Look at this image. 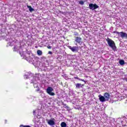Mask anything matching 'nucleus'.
Masks as SVG:
<instances>
[{
	"instance_id": "obj_1",
	"label": "nucleus",
	"mask_w": 127,
	"mask_h": 127,
	"mask_svg": "<svg viewBox=\"0 0 127 127\" xmlns=\"http://www.w3.org/2000/svg\"><path fill=\"white\" fill-rule=\"evenodd\" d=\"M39 80V75H36L33 77V79L31 80V82L34 84V88H37L36 91L38 92L39 91V87H38V82L37 81Z\"/></svg>"
},
{
	"instance_id": "obj_2",
	"label": "nucleus",
	"mask_w": 127,
	"mask_h": 127,
	"mask_svg": "<svg viewBox=\"0 0 127 127\" xmlns=\"http://www.w3.org/2000/svg\"><path fill=\"white\" fill-rule=\"evenodd\" d=\"M106 41H107V43L109 47L112 48L114 51H117V46H116V43H115L114 41L108 38L106 40Z\"/></svg>"
},
{
	"instance_id": "obj_3",
	"label": "nucleus",
	"mask_w": 127,
	"mask_h": 127,
	"mask_svg": "<svg viewBox=\"0 0 127 127\" xmlns=\"http://www.w3.org/2000/svg\"><path fill=\"white\" fill-rule=\"evenodd\" d=\"M14 51H19L21 57H24V56H25V55H24L25 54V52L22 51L20 44H18L17 46H15L14 47Z\"/></svg>"
},
{
	"instance_id": "obj_4",
	"label": "nucleus",
	"mask_w": 127,
	"mask_h": 127,
	"mask_svg": "<svg viewBox=\"0 0 127 127\" xmlns=\"http://www.w3.org/2000/svg\"><path fill=\"white\" fill-rule=\"evenodd\" d=\"M27 61H28L29 63H31L32 64H33V65L37 63V59L34 57H29L28 59L27 60Z\"/></svg>"
},
{
	"instance_id": "obj_5",
	"label": "nucleus",
	"mask_w": 127,
	"mask_h": 127,
	"mask_svg": "<svg viewBox=\"0 0 127 127\" xmlns=\"http://www.w3.org/2000/svg\"><path fill=\"white\" fill-rule=\"evenodd\" d=\"M88 8H89V9H91V10H95V9H97V8H99V5H98L96 3L93 4L91 3L89 4Z\"/></svg>"
},
{
	"instance_id": "obj_6",
	"label": "nucleus",
	"mask_w": 127,
	"mask_h": 127,
	"mask_svg": "<svg viewBox=\"0 0 127 127\" xmlns=\"http://www.w3.org/2000/svg\"><path fill=\"white\" fill-rule=\"evenodd\" d=\"M53 91H54L53 88L51 87H48L47 88L46 92L47 94H49V95H50V96H55V93H54V92H53Z\"/></svg>"
},
{
	"instance_id": "obj_7",
	"label": "nucleus",
	"mask_w": 127,
	"mask_h": 127,
	"mask_svg": "<svg viewBox=\"0 0 127 127\" xmlns=\"http://www.w3.org/2000/svg\"><path fill=\"white\" fill-rule=\"evenodd\" d=\"M68 48L69 49L71 50V51L74 53L78 52L79 50V47H78L77 46H68Z\"/></svg>"
},
{
	"instance_id": "obj_8",
	"label": "nucleus",
	"mask_w": 127,
	"mask_h": 127,
	"mask_svg": "<svg viewBox=\"0 0 127 127\" xmlns=\"http://www.w3.org/2000/svg\"><path fill=\"white\" fill-rule=\"evenodd\" d=\"M74 41L78 43L80 45H82L83 42H82V38L80 37H75Z\"/></svg>"
},
{
	"instance_id": "obj_9",
	"label": "nucleus",
	"mask_w": 127,
	"mask_h": 127,
	"mask_svg": "<svg viewBox=\"0 0 127 127\" xmlns=\"http://www.w3.org/2000/svg\"><path fill=\"white\" fill-rule=\"evenodd\" d=\"M55 119L53 118L52 120H47V122L48 123V124L49 125V126H51V127H52L53 126H55Z\"/></svg>"
},
{
	"instance_id": "obj_10",
	"label": "nucleus",
	"mask_w": 127,
	"mask_h": 127,
	"mask_svg": "<svg viewBox=\"0 0 127 127\" xmlns=\"http://www.w3.org/2000/svg\"><path fill=\"white\" fill-rule=\"evenodd\" d=\"M118 36L121 37L122 38H127V34L124 32H119L118 34Z\"/></svg>"
},
{
	"instance_id": "obj_11",
	"label": "nucleus",
	"mask_w": 127,
	"mask_h": 127,
	"mask_svg": "<svg viewBox=\"0 0 127 127\" xmlns=\"http://www.w3.org/2000/svg\"><path fill=\"white\" fill-rule=\"evenodd\" d=\"M104 97L105 99V100L109 101V99H110V94H109L108 92H106L104 94Z\"/></svg>"
},
{
	"instance_id": "obj_12",
	"label": "nucleus",
	"mask_w": 127,
	"mask_h": 127,
	"mask_svg": "<svg viewBox=\"0 0 127 127\" xmlns=\"http://www.w3.org/2000/svg\"><path fill=\"white\" fill-rule=\"evenodd\" d=\"M99 98L100 102H102V103H104V102H106V101L104 96H101V95H99Z\"/></svg>"
},
{
	"instance_id": "obj_13",
	"label": "nucleus",
	"mask_w": 127,
	"mask_h": 127,
	"mask_svg": "<svg viewBox=\"0 0 127 127\" xmlns=\"http://www.w3.org/2000/svg\"><path fill=\"white\" fill-rule=\"evenodd\" d=\"M75 89H81L82 87H83V84L81 83H76L75 84Z\"/></svg>"
},
{
	"instance_id": "obj_14",
	"label": "nucleus",
	"mask_w": 127,
	"mask_h": 127,
	"mask_svg": "<svg viewBox=\"0 0 127 127\" xmlns=\"http://www.w3.org/2000/svg\"><path fill=\"white\" fill-rule=\"evenodd\" d=\"M6 38H7V41H9L8 43V45H10V44H11V43H12V42H13V40H12V39H11V37H6Z\"/></svg>"
},
{
	"instance_id": "obj_15",
	"label": "nucleus",
	"mask_w": 127,
	"mask_h": 127,
	"mask_svg": "<svg viewBox=\"0 0 127 127\" xmlns=\"http://www.w3.org/2000/svg\"><path fill=\"white\" fill-rule=\"evenodd\" d=\"M27 7H28V8H29V11H30V12H32V11H33L34 10V9H33L31 7V6L27 5Z\"/></svg>"
},
{
	"instance_id": "obj_16",
	"label": "nucleus",
	"mask_w": 127,
	"mask_h": 127,
	"mask_svg": "<svg viewBox=\"0 0 127 127\" xmlns=\"http://www.w3.org/2000/svg\"><path fill=\"white\" fill-rule=\"evenodd\" d=\"M74 79H75L76 80H79V81H82V82H85V83H86V81H85V80H84L83 79L79 78L78 77L75 76V77H74Z\"/></svg>"
},
{
	"instance_id": "obj_17",
	"label": "nucleus",
	"mask_w": 127,
	"mask_h": 127,
	"mask_svg": "<svg viewBox=\"0 0 127 127\" xmlns=\"http://www.w3.org/2000/svg\"><path fill=\"white\" fill-rule=\"evenodd\" d=\"M119 64L123 66V65H125V61L121 60L119 61Z\"/></svg>"
},
{
	"instance_id": "obj_18",
	"label": "nucleus",
	"mask_w": 127,
	"mask_h": 127,
	"mask_svg": "<svg viewBox=\"0 0 127 127\" xmlns=\"http://www.w3.org/2000/svg\"><path fill=\"white\" fill-rule=\"evenodd\" d=\"M37 53L39 56H41V55H42V51L41 50H38Z\"/></svg>"
},
{
	"instance_id": "obj_19",
	"label": "nucleus",
	"mask_w": 127,
	"mask_h": 127,
	"mask_svg": "<svg viewBox=\"0 0 127 127\" xmlns=\"http://www.w3.org/2000/svg\"><path fill=\"white\" fill-rule=\"evenodd\" d=\"M62 127H67V124L65 122H62L61 124Z\"/></svg>"
},
{
	"instance_id": "obj_20",
	"label": "nucleus",
	"mask_w": 127,
	"mask_h": 127,
	"mask_svg": "<svg viewBox=\"0 0 127 127\" xmlns=\"http://www.w3.org/2000/svg\"><path fill=\"white\" fill-rule=\"evenodd\" d=\"M28 76H30V73H27V74H25L24 75V79H28Z\"/></svg>"
},
{
	"instance_id": "obj_21",
	"label": "nucleus",
	"mask_w": 127,
	"mask_h": 127,
	"mask_svg": "<svg viewBox=\"0 0 127 127\" xmlns=\"http://www.w3.org/2000/svg\"><path fill=\"white\" fill-rule=\"evenodd\" d=\"M56 59H57V60H60L62 59V56L58 55L56 57Z\"/></svg>"
},
{
	"instance_id": "obj_22",
	"label": "nucleus",
	"mask_w": 127,
	"mask_h": 127,
	"mask_svg": "<svg viewBox=\"0 0 127 127\" xmlns=\"http://www.w3.org/2000/svg\"><path fill=\"white\" fill-rule=\"evenodd\" d=\"M84 2H84V1H83V0L79 1V4H81V5H83V4H84Z\"/></svg>"
},
{
	"instance_id": "obj_23",
	"label": "nucleus",
	"mask_w": 127,
	"mask_h": 127,
	"mask_svg": "<svg viewBox=\"0 0 127 127\" xmlns=\"http://www.w3.org/2000/svg\"><path fill=\"white\" fill-rule=\"evenodd\" d=\"M31 127L30 126L27 125V126H23V125H20V127Z\"/></svg>"
},
{
	"instance_id": "obj_24",
	"label": "nucleus",
	"mask_w": 127,
	"mask_h": 127,
	"mask_svg": "<svg viewBox=\"0 0 127 127\" xmlns=\"http://www.w3.org/2000/svg\"><path fill=\"white\" fill-rule=\"evenodd\" d=\"M120 32H118V31H114L113 32V33H116V34H117L118 35H119V33Z\"/></svg>"
},
{
	"instance_id": "obj_25",
	"label": "nucleus",
	"mask_w": 127,
	"mask_h": 127,
	"mask_svg": "<svg viewBox=\"0 0 127 127\" xmlns=\"http://www.w3.org/2000/svg\"><path fill=\"white\" fill-rule=\"evenodd\" d=\"M39 93L42 94H41V96H42V95H44V93H43V91H42V90L40 91Z\"/></svg>"
},
{
	"instance_id": "obj_26",
	"label": "nucleus",
	"mask_w": 127,
	"mask_h": 127,
	"mask_svg": "<svg viewBox=\"0 0 127 127\" xmlns=\"http://www.w3.org/2000/svg\"><path fill=\"white\" fill-rule=\"evenodd\" d=\"M74 35H75V36H78L79 34H78L77 32H74Z\"/></svg>"
},
{
	"instance_id": "obj_27",
	"label": "nucleus",
	"mask_w": 127,
	"mask_h": 127,
	"mask_svg": "<svg viewBox=\"0 0 127 127\" xmlns=\"http://www.w3.org/2000/svg\"><path fill=\"white\" fill-rule=\"evenodd\" d=\"M47 48H48V49H51L52 47L50 46H47Z\"/></svg>"
},
{
	"instance_id": "obj_28",
	"label": "nucleus",
	"mask_w": 127,
	"mask_h": 127,
	"mask_svg": "<svg viewBox=\"0 0 127 127\" xmlns=\"http://www.w3.org/2000/svg\"><path fill=\"white\" fill-rule=\"evenodd\" d=\"M48 54H51V55H52V52H51V51H49Z\"/></svg>"
},
{
	"instance_id": "obj_29",
	"label": "nucleus",
	"mask_w": 127,
	"mask_h": 127,
	"mask_svg": "<svg viewBox=\"0 0 127 127\" xmlns=\"http://www.w3.org/2000/svg\"><path fill=\"white\" fill-rule=\"evenodd\" d=\"M35 112H36L35 110L33 111V114H34V115H35Z\"/></svg>"
},
{
	"instance_id": "obj_30",
	"label": "nucleus",
	"mask_w": 127,
	"mask_h": 127,
	"mask_svg": "<svg viewBox=\"0 0 127 127\" xmlns=\"http://www.w3.org/2000/svg\"><path fill=\"white\" fill-rule=\"evenodd\" d=\"M125 81H126V82H127V78L125 79Z\"/></svg>"
},
{
	"instance_id": "obj_31",
	"label": "nucleus",
	"mask_w": 127,
	"mask_h": 127,
	"mask_svg": "<svg viewBox=\"0 0 127 127\" xmlns=\"http://www.w3.org/2000/svg\"><path fill=\"white\" fill-rule=\"evenodd\" d=\"M34 123H35V124H36V122H34Z\"/></svg>"
},
{
	"instance_id": "obj_32",
	"label": "nucleus",
	"mask_w": 127,
	"mask_h": 127,
	"mask_svg": "<svg viewBox=\"0 0 127 127\" xmlns=\"http://www.w3.org/2000/svg\"><path fill=\"white\" fill-rule=\"evenodd\" d=\"M5 122H6V120H5Z\"/></svg>"
},
{
	"instance_id": "obj_33",
	"label": "nucleus",
	"mask_w": 127,
	"mask_h": 127,
	"mask_svg": "<svg viewBox=\"0 0 127 127\" xmlns=\"http://www.w3.org/2000/svg\"><path fill=\"white\" fill-rule=\"evenodd\" d=\"M111 28H113V27H111Z\"/></svg>"
}]
</instances>
